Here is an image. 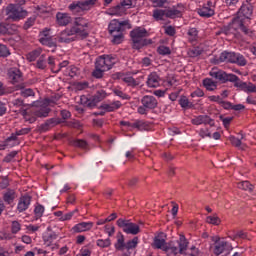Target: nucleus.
I'll return each instance as SVG.
<instances>
[{
  "instance_id": "nucleus-21",
  "label": "nucleus",
  "mask_w": 256,
  "mask_h": 256,
  "mask_svg": "<svg viewBox=\"0 0 256 256\" xmlns=\"http://www.w3.org/2000/svg\"><path fill=\"white\" fill-rule=\"evenodd\" d=\"M93 228L92 222H81L72 228L74 233H83V231H89Z\"/></svg>"
},
{
  "instance_id": "nucleus-31",
  "label": "nucleus",
  "mask_w": 256,
  "mask_h": 256,
  "mask_svg": "<svg viewBox=\"0 0 256 256\" xmlns=\"http://www.w3.org/2000/svg\"><path fill=\"white\" fill-rule=\"evenodd\" d=\"M95 69H102V71H109V67L105 62V58L100 56L99 59L95 63Z\"/></svg>"
},
{
  "instance_id": "nucleus-56",
  "label": "nucleus",
  "mask_w": 256,
  "mask_h": 256,
  "mask_svg": "<svg viewBox=\"0 0 256 256\" xmlns=\"http://www.w3.org/2000/svg\"><path fill=\"white\" fill-rule=\"evenodd\" d=\"M229 141L233 147H241V139H238L235 136H230Z\"/></svg>"
},
{
  "instance_id": "nucleus-26",
  "label": "nucleus",
  "mask_w": 256,
  "mask_h": 256,
  "mask_svg": "<svg viewBox=\"0 0 256 256\" xmlns=\"http://www.w3.org/2000/svg\"><path fill=\"white\" fill-rule=\"evenodd\" d=\"M49 113H51V108L47 106H42L34 112V115L36 117L45 118V117H49Z\"/></svg>"
},
{
  "instance_id": "nucleus-37",
  "label": "nucleus",
  "mask_w": 256,
  "mask_h": 256,
  "mask_svg": "<svg viewBox=\"0 0 256 256\" xmlns=\"http://www.w3.org/2000/svg\"><path fill=\"white\" fill-rule=\"evenodd\" d=\"M120 238H118L117 243L115 244V249H117V251H123L126 247L125 244V237L123 236V234H121V232L119 233Z\"/></svg>"
},
{
  "instance_id": "nucleus-19",
  "label": "nucleus",
  "mask_w": 256,
  "mask_h": 256,
  "mask_svg": "<svg viewBox=\"0 0 256 256\" xmlns=\"http://www.w3.org/2000/svg\"><path fill=\"white\" fill-rule=\"evenodd\" d=\"M56 21L61 27H65L71 23V16L67 13L58 12L56 14Z\"/></svg>"
},
{
  "instance_id": "nucleus-51",
  "label": "nucleus",
  "mask_w": 256,
  "mask_h": 256,
  "mask_svg": "<svg viewBox=\"0 0 256 256\" xmlns=\"http://www.w3.org/2000/svg\"><path fill=\"white\" fill-rule=\"evenodd\" d=\"M36 67L38 69H45V67H47V63H45V55L40 56L37 61Z\"/></svg>"
},
{
  "instance_id": "nucleus-60",
  "label": "nucleus",
  "mask_w": 256,
  "mask_h": 256,
  "mask_svg": "<svg viewBox=\"0 0 256 256\" xmlns=\"http://www.w3.org/2000/svg\"><path fill=\"white\" fill-rule=\"evenodd\" d=\"M67 127H73V129H80L81 128V122L74 120L67 122Z\"/></svg>"
},
{
  "instance_id": "nucleus-4",
  "label": "nucleus",
  "mask_w": 256,
  "mask_h": 256,
  "mask_svg": "<svg viewBox=\"0 0 256 256\" xmlns=\"http://www.w3.org/2000/svg\"><path fill=\"white\" fill-rule=\"evenodd\" d=\"M5 13L7 21H19L20 19H25L27 10H23V7L19 4H9L5 9Z\"/></svg>"
},
{
  "instance_id": "nucleus-44",
  "label": "nucleus",
  "mask_w": 256,
  "mask_h": 256,
  "mask_svg": "<svg viewBox=\"0 0 256 256\" xmlns=\"http://www.w3.org/2000/svg\"><path fill=\"white\" fill-rule=\"evenodd\" d=\"M157 53H159V55H171V48L163 45L159 46L157 48Z\"/></svg>"
},
{
  "instance_id": "nucleus-39",
  "label": "nucleus",
  "mask_w": 256,
  "mask_h": 256,
  "mask_svg": "<svg viewBox=\"0 0 256 256\" xmlns=\"http://www.w3.org/2000/svg\"><path fill=\"white\" fill-rule=\"evenodd\" d=\"M112 43L113 45H119L123 43V39H125V36H123V32H118V34L114 33L112 34Z\"/></svg>"
},
{
  "instance_id": "nucleus-13",
  "label": "nucleus",
  "mask_w": 256,
  "mask_h": 256,
  "mask_svg": "<svg viewBox=\"0 0 256 256\" xmlns=\"http://www.w3.org/2000/svg\"><path fill=\"white\" fill-rule=\"evenodd\" d=\"M61 124V120L57 118H50L46 120L45 123L41 124L39 126L40 133H45L46 131H49L50 129H53V127H56V125Z\"/></svg>"
},
{
  "instance_id": "nucleus-7",
  "label": "nucleus",
  "mask_w": 256,
  "mask_h": 256,
  "mask_svg": "<svg viewBox=\"0 0 256 256\" xmlns=\"http://www.w3.org/2000/svg\"><path fill=\"white\" fill-rule=\"evenodd\" d=\"M116 223L120 229H123L124 233H127V235H139V233H141L139 225L132 223L130 220L120 218Z\"/></svg>"
},
{
  "instance_id": "nucleus-55",
  "label": "nucleus",
  "mask_w": 256,
  "mask_h": 256,
  "mask_svg": "<svg viewBox=\"0 0 256 256\" xmlns=\"http://www.w3.org/2000/svg\"><path fill=\"white\" fill-rule=\"evenodd\" d=\"M15 157H17V151H12L7 156H5L4 162L11 163Z\"/></svg>"
},
{
  "instance_id": "nucleus-22",
  "label": "nucleus",
  "mask_w": 256,
  "mask_h": 256,
  "mask_svg": "<svg viewBox=\"0 0 256 256\" xmlns=\"http://www.w3.org/2000/svg\"><path fill=\"white\" fill-rule=\"evenodd\" d=\"M238 21L239 18H234L231 24L222 28V33H224V35H235V31L237 30L235 25H237Z\"/></svg>"
},
{
  "instance_id": "nucleus-63",
  "label": "nucleus",
  "mask_w": 256,
  "mask_h": 256,
  "mask_svg": "<svg viewBox=\"0 0 256 256\" xmlns=\"http://www.w3.org/2000/svg\"><path fill=\"white\" fill-rule=\"evenodd\" d=\"M114 93L117 95V97H120L121 99H127V100L131 99V97H129V95L123 93V91H121V90L115 89Z\"/></svg>"
},
{
  "instance_id": "nucleus-10",
  "label": "nucleus",
  "mask_w": 256,
  "mask_h": 256,
  "mask_svg": "<svg viewBox=\"0 0 256 256\" xmlns=\"http://www.w3.org/2000/svg\"><path fill=\"white\" fill-rule=\"evenodd\" d=\"M96 3L97 0H85L71 4L69 9L70 11H74V13H79V11H90Z\"/></svg>"
},
{
  "instance_id": "nucleus-45",
  "label": "nucleus",
  "mask_w": 256,
  "mask_h": 256,
  "mask_svg": "<svg viewBox=\"0 0 256 256\" xmlns=\"http://www.w3.org/2000/svg\"><path fill=\"white\" fill-rule=\"evenodd\" d=\"M203 53V50H201L199 47H194L188 51L189 57H199Z\"/></svg>"
},
{
  "instance_id": "nucleus-52",
  "label": "nucleus",
  "mask_w": 256,
  "mask_h": 256,
  "mask_svg": "<svg viewBox=\"0 0 256 256\" xmlns=\"http://www.w3.org/2000/svg\"><path fill=\"white\" fill-rule=\"evenodd\" d=\"M105 233H107L108 237H113L115 235V226L113 225H106L104 227Z\"/></svg>"
},
{
  "instance_id": "nucleus-54",
  "label": "nucleus",
  "mask_w": 256,
  "mask_h": 256,
  "mask_svg": "<svg viewBox=\"0 0 256 256\" xmlns=\"http://www.w3.org/2000/svg\"><path fill=\"white\" fill-rule=\"evenodd\" d=\"M44 212H45V207H43V205H38L34 209V213L36 217H43Z\"/></svg>"
},
{
  "instance_id": "nucleus-47",
  "label": "nucleus",
  "mask_w": 256,
  "mask_h": 256,
  "mask_svg": "<svg viewBox=\"0 0 256 256\" xmlns=\"http://www.w3.org/2000/svg\"><path fill=\"white\" fill-rule=\"evenodd\" d=\"M137 243H139V238L138 237H134L132 240L128 241L126 243V249H135V247H137Z\"/></svg>"
},
{
  "instance_id": "nucleus-3",
  "label": "nucleus",
  "mask_w": 256,
  "mask_h": 256,
  "mask_svg": "<svg viewBox=\"0 0 256 256\" xmlns=\"http://www.w3.org/2000/svg\"><path fill=\"white\" fill-rule=\"evenodd\" d=\"M130 37L132 40V47L134 49H143V47H147V45L153 44V40L147 39L145 37H149V32L147 29L142 27H137L130 32Z\"/></svg>"
},
{
  "instance_id": "nucleus-34",
  "label": "nucleus",
  "mask_w": 256,
  "mask_h": 256,
  "mask_svg": "<svg viewBox=\"0 0 256 256\" xmlns=\"http://www.w3.org/2000/svg\"><path fill=\"white\" fill-rule=\"evenodd\" d=\"M103 57H104L106 66L108 67V71H109V69H111V67H113L115 65V63H117V58H115V56H111V55H104Z\"/></svg>"
},
{
  "instance_id": "nucleus-62",
  "label": "nucleus",
  "mask_w": 256,
  "mask_h": 256,
  "mask_svg": "<svg viewBox=\"0 0 256 256\" xmlns=\"http://www.w3.org/2000/svg\"><path fill=\"white\" fill-rule=\"evenodd\" d=\"M199 135H200V137H202V139H205V137H211V132L207 128L200 129Z\"/></svg>"
},
{
  "instance_id": "nucleus-5",
  "label": "nucleus",
  "mask_w": 256,
  "mask_h": 256,
  "mask_svg": "<svg viewBox=\"0 0 256 256\" xmlns=\"http://www.w3.org/2000/svg\"><path fill=\"white\" fill-rule=\"evenodd\" d=\"M107 97V92L105 90H98L92 97L87 98V96L82 95L80 97V103L81 105H84L85 107H89L92 109V107H97V103H101L103 99Z\"/></svg>"
},
{
  "instance_id": "nucleus-57",
  "label": "nucleus",
  "mask_w": 256,
  "mask_h": 256,
  "mask_svg": "<svg viewBox=\"0 0 256 256\" xmlns=\"http://www.w3.org/2000/svg\"><path fill=\"white\" fill-rule=\"evenodd\" d=\"M67 65H69V61L65 60L58 65V68L53 67L52 71L53 73H59V71H61V69H63L64 67H67Z\"/></svg>"
},
{
  "instance_id": "nucleus-29",
  "label": "nucleus",
  "mask_w": 256,
  "mask_h": 256,
  "mask_svg": "<svg viewBox=\"0 0 256 256\" xmlns=\"http://www.w3.org/2000/svg\"><path fill=\"white\" fill-rule=\"evenodd\" d=\"M166 11V17L168 19H175L177 17H181V11L177 10L175 7L169 8Z\"/></svg>"
},
{
  "instance_id": "nucleus-42",
  "label": "nucleus",
  "mask_w": 256,
  "mask_h": 256,
  "mask_svg": "<svg viewBox=\"0 0 256 256\" xmlns=\"http://www.w3.org/2000/svg\"><path fill=\"white\" fill-rule=\"evenodd\" d=\"M97 246L101 247V249L111 247V239H109V238H107L105 240L99 239V240H97Z\"/></svg>"
},
{
  "instance_id": "nucleus-9",
  "label": "nucleus",
  "mask_w": 256,
  "mask_h": 256,
  "mask_svg": "<svg viewBox=\"0 0 256 256\" xmlns=\"http://www.w3.org/2000/svg\"><path fill=\"white\" fill-rule=\"evenodd\" d=\"M126 29H131V24L129 23V20H124L119 22L118 20H112L109 23L108 31L110 35H113L115 33H123Z\"/></svg>"
},
{
  "instance_id": "nucleus-27",
  "label": "nucleus",
  "mask_w": 256,
  "mask_h": 256,
  "mask_svg": "<svg viewBox=\"0 0 256 256\" xmlns=\"http://www.w3.org/2000/svg\"><path fill=\"white\" fill-rule=\"evenodd\" d=\"M198 14L200 17L209 18V17H213V15H215V10L204 6L198 10Z\"/></svg>"
},
{
  "instance_id": "nucleus-61",
  "label": "nucleus",
  "mask_w": 256,
  "mask_h": 256,
  "mask_svg": "<svg viewBox=\"0 0 256 256\" xmlns=\"http://www.w3.org/2000/svg\"><path fill=\"white\" fill-rule=\"evenodd\" d=\"M18 27L15 24H8V35H15L17 33Z\"/></svg>"
},
{
  "instance_id": "nucleus-53",
  "label": "nucleus",
  "mask_w": 256,
  "mask_h": 256,
  "mask_svg": "<svg viewBox=\"0 0 256 256\" xmlns=\"http://www.w3.org/2000/svg\"><path fill=\"white\" fill-rule=\"evenodd\" d=\"M110 217H112L111 219L106 218L105 220H99L96 224L97 225H105V223H109L111 221H115V219H117V213H112L110 215Z\"/></svg>"
},
{
  "instance_id": "nucleus-59",
  "label": "nucleus",
  "mask_w": 256,
  "mask_h": 256,
  "mask_svg": "<svg viewBox=\"0 0 256 256\" xmlns=\"http://www.w3.org/2000/svg\"><path fill=\"white\" fill-rule=\"evenodd\" d=\"M103 73H105V70L101 68H95V71L92 73V75L96 79H101V77H103Z\"/></svg>"
},
{
  "instance_id": "nucleus-1",
  "label": "nucleus",
  "mask_w": 256,
  "mask_h": 256,
  "mask_svg": "<svg viewBox=\"0 0 256 256\" xmlns=\"http://www.w3.org/2000/svg\"><path fill=\"white\" fill-rule=\"evenodd\" d=\"M164 237H167L165 233L159 232L158 235L154 237L152 247H154V249H161L165 253H169V251H171L174 255H178V253L180 255H185V251H187V248L189 247V240H187L185 235L180 234L179 236L177 241L179 248L175 246V242L173 241L167 243Z\"/></svg>"
},
{
  "instance_id": "nucleus-49",
  "label": "nucleus",
  "mask_w": 256,
  "mask_h": 256,
  "mask_svg": "<svg viewBox=\"0 0 256 256\" xmlns=\"http://www.w3.org/2000/svg\"><path fill=\"white\" fill-rule=\"evenodd\" d=\"M122 81H124V83H127L128 85H130L131 87H136L137 85V81H135V78L131 77V76H125L122 78Z\"/></svg>"
},
{
  "instance_id": "nucleus-12",
  "label": "nucleus",
  "mask_w": 256,
  "mask_h": 256,
  "mask_svg": "<svg viewBox=\"0 0 256 256\" xmlns=\"http://www.w3.org/2000/svg\"><path fill=\"white\" fill-rule=\"evenodd\" d=\"M253 15V6L246 2L241 5L238 11V17L236 19H240V17H245V19H249Z\"/></svg>"
},
{
  "instance_id": "nucleus-6",
  "label": "nucleus",
  "mask_w": 256,
  "mask_h": 256,
  "mask_svg": "<svg viewBox=\"0 0 256 256\" xmlns=\"http://www.w3.org/2000/svg\"><path fill=\"white\" fill-rule=\"evenodd\" d=\"M8 79L12 85H15L17 90L25 89V83L23 82V73L18 68H10L8 70Z\"/></svg>"
},
{
  "instance_id": "nucleus-16",
  "label": "nucleus",
  "mask_w": 256,
  "mask_h": 256,
  "mask_svg": "<svg viewBox=\"0 0 256 256\" xmlns=\"http://www.w3.org/2000/svg\"><path fill=\"white\" fill-rule=\"evenodd\" d=\"M193 125H210V127H215V122L213 119L207 115H200L194 119H192Z\"/></svg>"
},
{
  "instance_id": "nucleus-41",
  "label": "nucleus",
  "mask_w": 256,
  "mask_h": 256,
  "mask_svg": "<svg viewBox=\"0 0 256 256\" xmlns=\"http://www.w3.org/2000/svg\"><path fill=\"white\" fill-rule=\"evenodd\" d=\"M206 223H209V225H221V218L219 216H207L206 217Z\"/></svg>"
},
{
  "instance_id": "nucleus-14",
  "label": "nucleus",
  "mask_w": 256,
  "mask_h": 256,
  "mask_svg": "<svg viewBox=\"0 0 256 256\" xmlns=\"http://www.w3.org/2000/svg\"><path fill=\"white\" fill-rule=\"evenodd\" d=\"M235 54V52L224 51L220 54L219 59L214 60V63L215 65H219V63H233Z\"/></svg>"
},
{
  "instance_id": "nucleus-28",
  "label": "nucleus",
  "mask_w": 256,
  "mask_h": 256,
  "mask_svg": "<svg viewBox=\"0 0 256 256\" xmlns=\"http://www.w3.org/2000/svg\"><path fill=\"white\" fill-rule=\"evenodd\" d=\"M3 200L8 205H11L15 201V190H7L3 195Z\"/></svg>"
},
{
  "instance_id": "nucleus-50",
  "label": "nucleus",
  "mask_w": 256,
  "mask_h": 256,
  "mask_svg": "<svg viewBox=\"0 0 256 256\" xmlns=\"http://www.w3.org/2000/svg\"><path fill=\"white\" fill-rule=\"evenodd\" d=\"M19 113L24 117L25 121H29L30 123H33L35 121V118H29V112L27 110L23 109V106L18 110Z\"/></svg>"
},
{
  "instance_id": "nucleus-64",
  "label": "nucleus",
  "mask_w": 256,
  "mask_h": 256,
  "mask_svg": "<svg viewBox=\"0 0 256 256\" xmlns=\"http://www.w3.org/2000/svg\"><path fill=\"white\" fill-rule=\"evenodd\" d=\"M166 35H169V37H173L175 35V27L168 26L165 28Z\"/></svg>"
},
{
  "instance_id": "nucleus-20",
  "label": "nucleus",
  "mask_w": 256,
  "mask_h": 256,
  "mask_svg": "<svg viewBox=\"0 0 256 256\" xmlns=\"http://www.w3.org/2000/svg\"><path fill=\"white\" fill-rule=\"evenodd\" d=\"M141 103L146 109H155L157 107V99L153 96H144Z\"/></svg>"
},
{
  "instance_id": "nucleus-15",
  "label": "nucleus",
  "mask_w": 256,
  "mask_h": 256,
  "mask_svg": "<svg viewBox=\"0 0 256 256\" xmlns=\"http://www.w3.org/2000/svg\"><path fill=\"white\" fill-rule=\"evenodd\" d=\"M233 249V246L229 244L227 241H221L220 243H217V245L214 246L213 253L214 255H221L222 253H225V251H231Z\"/></svg>"
},
{
  "instance_id": "nucleus-43",
  "label": "nucleus",
  "mask_w": 256,
  "mask_h": 256,
  "mask_svg": "<svg viewBox=\"0 0 256 256\" xmlns=\"http://www.w3.org/2000/svg\"><path fill=\"white\" fill-rule=\"evenodd\" d=\"M54 239H57V234H50L44 237V243L46 247H51V243H53Z\"/></svg>"
},
{
  "instance_id": "nucleus-40",
  "label": "nucleus",
  "mask_w": 256,
  "mask_h": 256,
  "mask_svg": "<svg viewBox=\"0 0 256 256\" xmlns=\"http://www.w3.org/2000/svg\"><path fill=\"white\" fill-rule=\"evenodd\" d=\"M41 55V49L34 50L27 54L26 58L31 63L37 59Z\"/></svg>"
},
{
  "instance_id": "nucleus-25",
  "label": "nucleus",
  "mask_w": 256,
  "mask_h": 256,
  "mask_svg": "<svg viewBox=\"0 0 256 256\" xmlns=\"http://www.w3.org/2000/svg\"><path fill=\"white\" fill-rule=\"evenodd\" d=\"M147 85L152 88L159 87V76L155 73H151L148 76Z\"/></svg>"
},
{
  "instance_id": "nucleus-17",
  "label": "nucleus",
  "mask_w": 256,
  "mask_h": 256,
  "mask_svg": "<svg viewBox=\"0 0 256 256\" xmlns=\"http://www.w3.org/2000/svg\"><path fill=\"white\" fill-rule=\"evenodd\" d=\"M29 205H31V196L24 195L20 197L18 202V207H17L19 213H23V211H27V209H29Z\"/></svg>"
},
{
  "instance_id": "nucleus-33",
  "label": "nucleus",
  "mask_w": 256,
  "mask_h": 256,
  "mask_svg": "<svg viewBox=\"0 0 256 256\" xmlns=\"http://www.w3.org/2000/svg\"><path fill=\"white\" fill-rule=\"evenodd\" d=\"M232 63H236V65H239L240 67H245V65H247V60L245 59V57L241 54H235L234 55V62Z\"/></svg>"
},
{
  "instance_id": "nucleus-38",
  "label": "nucleus",
  "mask_w": 256,
  "mask_h": 256,
  "mask_svg": "<svg viewBox=\"0 0 256 256\" xmlns=\"http://www.w3.org/2000/svg\"><path fill=\"white\" fill-rule=\"evenodd\" d=\"M179 105L183 108V109H191V107H193V103L189 102V99L186 96H181L180 100H179Z\"/></svg>"
},
{
  "instance_id": "nucleus-24",
  "label": "nucleus",
  "mask_w": 256,
  "mask_h": 256,
  "mask_svg": "<svg viewBox=\"0 0 256 256\" xmlns=\"http://www.w3.org/2000/svg\"><path fill=\"white\" fill-rule=\"evenodd\" d=\"M73 147H78L79 149H83L84 151H89V143H87L84 139H76L71 142Z\"/></svg>"
},
{
  "instance_id": "nucleus-2",
  "label": "nucleus",
  "mask_w": 256,
  "mask_h": 256,
  "mask_svg": "<svg viewBox=\"0 0 256 256\" xmlns=\"http://www.w3.org/2000/svg\"><path fill=\"white\" fill-rule=\"evenodd\" d=\"M211 77L214 79H217L221 83H227V81H230V83H234V87H238L239 89H242V91H248V93H256V86L252 83L247 84V82L241 81L239 77L235 74H227L225 71H211L210 72Z\"/></svg>"
},
{
  "instance_id": "nucleus-58",
  "label": "nucleus",
  "mask_w": 256,
  "mask_h": 256,
  "mask_svg": "<svg viewBox=\"0 0 256 256\" xmlns=\"http://www.w3.org/2000/svg\"><path fill=\"white\" fill-rule=\"evenodd\" d=\"M219 119L223 122L224 127H228L229 125H231V122L233 121V117L224 118L223 115H220Z\"/></svg>"
},
{
  "instance_id": "nucleus-11",
  "label": "nucleus",
  "mask_w": 256,
  "mask_h": 256,
  "mask_svg": "<svg viewBox=\"0 0 256 256\" xmlns=\"http://www.w3.org/2000/svg\"><path fill=\"white\" fill-rule=\"evenodd\" d=\"M76 35L77 30L75 28H67L60 33L58 41L59 43H73Z\"/></svg>"
},
{
  "instance_id": "nucleus-8",
  "label": "nucleus",
  "mask_w": 256,
  "mask_h": 256,
  "mask_svg": "<svg viewBox=\"0 0 256 256\" xmlns=\"http://www.w3.org/2000/svg\"><path fill=\"white\" fill-rule=\"evenodd\" d=\"M87 27H89V22L85 20V18L78 17L75 18L74 26H72V29H75L76 34L80 35L82 39H86V37H89V32H87Z\"/></svg>"
},
{
  "instance_id": "nucleus-36",
  "label": "nucleus",
  "mask_w": 256,
  "mask_h": 256,
  "mask_svg": "<svg viewBox=\"0 0 256 256\" xmlns=\"http://www.w3.org/2000/svg\"><path fill=\"white\" fill-rule=\"evenodd\" d=\"M237 25L240 27V30L244 33V35H247L248 37L253 35V31H251L249 28H247V26H245V24H243V20L238 18Z\"/></svg>"
},
{
  "instance_id": "nucleus-48",
  "label": "nucleus",
  "mask_w": 256,
  "mask_h": 256,
  "mask_svg": "<svg viewBox=\"0 0 256 256\" xmlns=\"http://www.w3.org/2000/svg\"><path fill=\"white\" fill-rule=\"evenodd\" d=\"M9 55H11L9 48L4 44H0V57H9Z\"/></svg>"
},
{
  "instance_id": "nucleus-32",
  "label": "nucleus",
  "mask_w": 256,
  "mask_h": 256,
  "mask_svg": "<svg viewBox=\"0 0 256 256\" xmlns=\"http://www.w3.org/2000/svg\"><path fill=\"white\" fill-rule=\"evenodd\" d=\"M203 85L207 89V91H215V89H217V83L209 78L203 80Z\"/></svg>"
},
{
  "instance_id": "nucleus-18",
  "label": "nucleus",
  "mask_w": 256,
  "mask_h": 256,
  "mask_svg": "<svg viewBox=\"0 0 256 256\" xmlns=\"http://www.w3.org/2000/svg\"><path fill=\"white\" fill-rule=\"evenodd\" d=\"M39 42L41 43V45H45L46 47H48L49 51H51L52 53H55V51L57 50V41H55L53 37L40 38Z\"/></svg>"
},
{
  "instance_id": "nucleus-30",
  "label": "nucleus",
  "mask_w": 256,
  "mask_h": 256,
  "mask_svg": "<svg viewBox=\"0 0 256 256\" xmlns=\"http://www.w3.org/2000/svg\"><path fill=\"white\" fill-rule=\"evenodd\" d=\"M238 188L242 189L243 191H248V193H253L255 186H253V184H251L249 181H242L238 184Z\"/></svg>"
},
{
  "instance_id": "nucleus-46",
  "label": "nucleus",
  "mask_w": 256,
  "mask_h": 256,
  "mask_svg": "<svg viewBox=\"0 0 256 256\" xmlns=\"http://www.w3.org/2000/svg\"><path fill=\"white\" fill-rule=\"evenodd\" d=\"M20 94L22 95V97H34L35 96V92L33 91V89L28 88V89H20Z\"/></svg>"
},
{
  "instance_id": "nucleus-23",
  "label": "nucleus",
  "mask_w": 256,
  "mask_h": 256,
  "mask_svg": "<svg viewBox=\"0 0 256 256\" xmlns=\"http://www.w3.org/2000/svg\"><path fill=\"white\" fill-rule=\"evenodd\" d=\"M121 107V102L116 101L111 104H102L99 109H104V111L111 113L115 111L116 109H119Z\"/></svg>"
},
{
  "instance_id": "nucleus-35",
  "label": "nucleus",
  "mask_w": 256,
  "mask_h": 256,
  "mask_svg": "<svg viewBox=\"0 0 256 256\" xmlns=\"http://www.w3.org/2000/svg\"><path fill=\"white\" fill-rule=\"evenodd\" d=\"M155 21H163V18L166 17V11L161 9H155L153 15Z\"/></svg>"
}]
</instances>
